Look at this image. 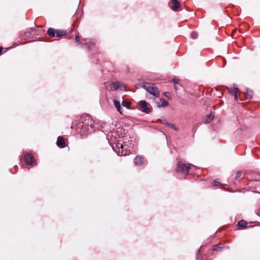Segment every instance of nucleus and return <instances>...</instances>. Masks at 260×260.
Returning <instances> with one entry per match:
<instances>
[{
	"mask_svg": "<svg viewBox=\"0 0 260 260\" xmlns=\"http://www.w3.org/2000/svg\"><path fill=\"white\" fill-rule=\"evenodd\" d=\"M178 79H173V82L174 83V89L176 90H177L179 89H180V85L178 83Z\"/></svg>",
	"mask_w": 260,
	"mask_h": 260,
	"instance_id": "nucleus-17",
	"label": "nucleus"
},
{
	"mask_svg": "<svg viewBox=\"0 0 260 260\" xmlns=\"http://www.w3.org/2000/svg\"><path fill=\"white\" fill-rule=\"evenodd\" d=\"M25 162L27 165H31L34 161V158L32 155L28 153H25L24 156Z\"/></svg>",
	"mask_w": 260,
	"mask_h": 260,
	"instance_id": "nucleus-7",
	"label": "nucleus"
},
{
	"mask_svg": "<svg viewBox=\"0 0 260 260\" xmlns=\"http://www.w3.org/2000/svg\"><path fill=\"white\" fill-rule=\"evenodd\" d=\"M190 37L192 39H197L198 37V34L196 31H192L191 32L190 34Z\"/></svg>",
	"mask_w": 260,
	"mask_h": 260,
	"instance_id": "nucleus-22",
	"label": "nucleus"
},
{
	"mask_svg": "<svg viewBox=\"0 0 260 260\" xmlns=\"http://www.w3.org/2000/svg\"><path fill=\"white\" fill-rule=\"evenodd\" d=\"M199 252L200 251H198L197 252V259H198V256H199Z\"/></svg>",
	"mask_w": 260,
	"mask_h": 260,
	"instance_id": "nucleus-29",
	"label": "nucleus"
},
{
	"mask_svg": "<svg viewBox=\"0 0 260 260\" xmlns=\"http://www.w3.org/2000/svg\"><path fill=\"white\" fill-rule=\"evenodd\" d=\"M121 105L124 107H126V108H128L129 103L125 101H123L121 103Z\"/></svg>",
	"mask_w": 260,
	"mask_h": 260,
	"instance_id": "nucleus-21",
	"label": "nucleus"
},
{
	"mask_svg": "<svg viewBox=\"0 0 260 260\" xmlns=\"http://www.w3.org/2000/svg\"><path fill=\"white\" fill-rule=\"evenodd\" d=\"M171 3H172V4L173 5L172 7H171V9L174 11H177V9L180 6V4L177 1V0H171Z\"/></svg>",
	"mask_w": 260,
	"mask_h": 260,
	"instance_id": "nucleus-12",
	"label": "nucleus"
},
{
	"mask_svg": "<svg viewBox=\"0 0 260 260\" xmlns=\"http://www.w3.org/2000/svg\"><path fill=\"white\" fill-rule=\"evenodd\" d=\"M241 175H242V173L241 171L237 172L236 174L235 178L237 179V178L240 177L241 176Z\"/></svg>",
	"mask_w": 260,
	"mask_h": 260,
	"instance_id": "nucleus-23",
	"label": "nucleus"
},
{
	"mask_svg": "<svg viewBox=\"0 0 260 260\" xmlns=\"http://www.w3.org/2000/svg\"><path fill=\"white\" fill-rule=\"evenodd\" d=\"M124 88V84L120 82L116 81L110 85V89L112 91L116 90L118 89L122 90Z\"/></svg>",
	"mask_w": 260,
	"mask_h": 260,
	"instance_id": "nucleus-5",
	"label": "nucleus"
},
{
	"mask_svg": "<svg viewBox=\"0 0 260 260\" xmlns=\"http://www.w3.org/2000/svg\"><path fill=\"white\" fill-rule=\"evenodd\" d=\"M67 34V31L63 30H56L55 36L57 37H61L65 36Z\"/></svg>",
	"mask_w": 260,
	"mask_h": 260,
	"instance_id": "nucleus-14",
	"label": "nucleus"
},
{
	"mask_svg": "<svg viewBox=\"0 0 260 260\" xmlns=\"http://www.w3.org/2000/svg\"><path fill=\"white\" fill-rule=\"evenodd\" d=\"M218 248V245H214L213 248V250H217V248Z\"/></svg>",
	"mask_w": 260,
	"mask_h": 260,
	"instance_id": "nucleus-26",
	"label": "nucleus"
},
{
	"mask_svg": "<svg viewBox=\"0 0 260 260\" xmlns=\"http://www.w3.org/2000/svg\"><path fill=\"white\" fill-rule=\"evenodd\" d=\"M165 94L167 98H169L168 95H170V93L169 92H166Z\"/></svg>",
	"mask_w": 260,
	"mask_h": 260,
	"instance_id": "nucleus-28",
	"label": "nucleus"
},
{
	"mask_svg": "<svg viewBox=\"0 0 260 260\" xmlns=\"http://www.w3.org/2000/svg\"><path fill=\"white\" fill-rule=\"evenodd\" d=\"M245 95L247 99H251L253 96V92L251 90L246 89Z\"/></svg>",
	"mask_w": 260,
	"mask_h": 260,
	"instance_id": "nucleus-18",
	"label": "nucleus"
},
{
	"mask_svg": "<svg viewBox=\"0 0 260 260\" xmlns=\"http://www.w3.org/2000/svg\"><path fill=\"white\" fill-rule=\"evenodd\" d=\"M56 145L59 148H64L65 147V142L62 137H58L56 142Z\"/></svg>",
	"mask_w": 260,
	"mask_h": 260,
	"instance_id": "nucleus-9",
	"label": "nucleus"
},
{
	"mask_svg": "<svg viewBox=\"0 0 260 260\" xmlns=\"http://www.w3.org/2000/svg\"><path fill=\"white\" fill-rule=\"evenodd\" d=\"M143 158L141 156H137L135 158V164L137 166H140L142 164Z\"/></svg>",
	"mask_w": 260,
	"mask_h": 260,
	"instance_id": "nucleus-13",
	"label": "nucleus"
},
{
	"mask_svg": "<svg viewBox=\"0 0 260 260\" xmlns=\"http://www.w3.org/2000/svg\"><path fill=\"white\" fill-rule=\"evenodd\" d=\"M234 98H235V100H238V94H237V93H235L234 94Z\"/></svg>",
	"mask_w": 260,
	"mask_h": 260,
	"instance_id": "nucleus-27",
	"label": "nucleus"
},
{
	"mask_svg": "<svg viewBox=\"0 0 260 260\" xmlns=\"http://www.w3.org/2000/svg\"><path fill=\"white\" fill-rule=\"evenodd\" d=\"M2 48H0V54L2 53Z\"/></svg>",
	"mask_w": 260,
	"mask_h": 260,
	"instance_id": "nucleus-30",
	"label": "nucleus"
},
{
	"mask_svg": "<svg viewBox=\"0 0 260 260\" xmlns=\"http://www.w3.org/2000/svg\"><path fill=\"white\" fill-rule=\"evenodd\" d=\"M214 115L213 113H210L209 115H206L203 119V122L204 123H209L213 118Z\"/></svg>",
	"mask_w": 260,
	"mask_h": 260,
	"instance_id": "nucleus-10",
	"label": "nucleus"
},
{
	"mask_svg": "<svg viewBox=\"0 0 260 260\" xmlns=\"http://www.w3.org/2000/svg\"><path fill=\"white\" fill-rule=\"evenodd\" d=\"M259 215L260 216V213L259 214Z\"/></svg>",
	"mask_w": 260,
	"mask_h": 260,
	"instance_id": "nucleus-31",
	"label": "nucleus"
},
{
	"mask_svg": "<svg viewBox=\"0 0 260 260\" xmlns=\"http://www.w3.org/2000/svg\"><path fill=\"white\" fill-rule=\"evenodd\" d=\"M219 185H220L221 184L219 182H217L216 181H214V186H218Z\"/></svg>",
	"mask_w": 260,
	"mask_h": 260,
	"instance_id": "nucleus-24",
	"label": "nucleus"
},
{
	"mask_svg": "<svg viewBox=\"0 0 260 260\" xmlns=\"http://www.w3.org/2000/svg\"><path fill=\"white\" fill-rule=\"evenodd\" d=\"M109 142L112 146L113 149L117 152L118 155L125 156L128 154L131 150V143H129V141L127 142L125 141L124 144L120 143L119 140H115L113 141L111 138V140L109 141ZM133 148H132V149Z\"/></svg>",
	"mask_w": 260,
	"mask_h": 260,
	"instance_id": "nucleus-2",
	"label": "nucleus"
},
{
	"mask_svg": "<svg viewBox=\"0 0 260 260\" xmlns=\"http://www.w3.org/2000/svg\"><path fill=\"white\" fill-rule=\"evenodd\" d=\"M143 87L151 94L155 97L159 95V92L157 87L155 84L151 83H144L142 85Z\"/></svg>",
	"mask_w": 260,
	"mask_h": 260,
	"instance_id": "nucleus-3",
	"label": "nucleus"
},
{
	"mask_svg": "<svg viewBox=\"0 0 260 260\" xmlns=\"http://www.w3.org/2000/svg\"><path fill=\"white\" fill-rule=\"evenodd\" d=\"M160 102L161 103L160 104H159V103L157 104V106L158 107H166L169 104V103L168 101H167L166 100L162 99H161L160 100Z\"/></svg>",
	"mask_w": 260,
	"mask_h": 260,
	"instance_id": "nucleus-15",
	"label": "nucleus"
},
{
	"mask_svg": "<svg viewBox=\"0 0 260 260\" xmlns=\"http://www.w3.org/2000/svg\"><path fill=\"white\" fill-rule=\"evenodd\" d=\"M75 40H76V42L78 44H82V45H84L85 46H87V48L88 50H90V45H92L93 44H94V42H90V43L89 44V45H88V43L87 42H85L84 43L80 42V40H79V37L78 35H76L75 36Z\"/></svg>",
	"mask_w": 260,
	"mask_h": 260,
	"instance_id": "nucleus-8",
	"label": "nucleus"
},
{
	"mask_svg": "<svg viewBox=\"0 0 260 260\" xmlns=\"http://www.w3.org/2000/svg\"><path fill=\"white\" fill-rule=\"evenodd\" d=\"M191 167H193L192 164H185L182 161H179L177 166V172L182 174L184 175H187L189 172V169Z\"/></svg>",
	"mask_w": 260,
	"mask_h": 260,
	"instance_id": "nucleus-4",
	"label": "nucleus"
},
{
	"mask_svg": "<svg viewBox=\"0 0 260 260\" xmlns=\"http://www.w3.org/2000/svg\"><path fill=\"white\" fill-rule=\"evenodd\" d=\"M113 103H114V106L116 107V108L117 109V111L120 114H123V111H122V108L121 107L120 102L119 101L116 100H113Z\"/></svg>",
	"mask_w": 260,
	"mask_h": 260,
	"instance_id": "nucleus-11",
	"label": "nucleus"
},
{
	"mask_svg": "<svg viewBox=\"0 0 260 260\" xmlns=\"http://www.w3.org/2000/svg\"><path fill=\"white\" fill-rule=\"evenodd\" d=\"M238 225L240 227L245 228L247 225V223L244 220H241L238 222Z\"/></svg>",
	"mask_w": 260,
	"mask_h": 260,
	"instance_id": "nucleus-20",
	"label": "nucleus"
},
{
	"mask_svg": "<svg viewBox=\"0 0 260 260\" xmlns=\"http://www.w3.org/2000/svg\"><path fill=\"white\" fill-rule=\"evenodd\" d=\"M163 123L165 125H167L168 126H169L170 127H171V128H172L176 130V131H178V128L177 127H176L175 125H174L173 124L169 123L167 121H166L165 120L164 121Z\"/></svg>",
	"mask_w": 260,
	"mask_h": 260,
	"instance_id": "nucleus-19",
	"label": "nucleus"
},
{
	"mask_svg": "<svg viewBox=\"0 0 260 260\" xmlns=\"http://www.w3.org/2000/svg\"><path fill=\"white\" fill-rule=\"evenodd\" d=\"M237 91H238V88H237V87H234L233 90V93H234V94L235 93H237Z\"/></svg>",
	"mask_w": 260,
	"mask_h": 260,
	"instance_id": "nucleus-25",
	"label": "nucleus"
},
{
	"mask_svg": "<svg viewBox=\"0 0 260 260\" xmlns=\"http://www.w3.org/2000/svg\"><path fill=\"white\" fill-rule=\"evenodd\" d=\"M94 122L88 115L81 116L79 122L76 125V130L81 136L86 135L94 131Z\"/></svg>",
	"mask_w": 260,
	"mask_h": 260,
	"instance_id": "nucleus-1",
	"label": "nucleus"
},
{
	"mask_svg": "<svg viewBox=\"0 0 260 260\" xmlns=\"http://www.w3.org/2000/svg\"><path fill=\"white\" fill-rule=\"evenodd\" d=\"M56 30L53 28H49L47 30V34L51 37H55Z\"/></svg>",
	"mask_w": 260,
	"mask_h": 260,
	"instance_id": "nucleus-16",
	"label": "nucleus"
},
{
	"mask_svg": "<svg viewBox=\"0 0 260 260\" xmlns=\"http://www.w3.org/2000/svg\"><path fill=\"white\" fill-rule=\"evenodd\" d=\"M139 106L141 108L142 111L146 113H149L151 111L150 108L147 107V104L146 101H141L139 102Z\"/></svg>",
	"mask_w": 260,
	"mask_h": 260,
	"instance_id": "nucleus-6",
	"label": "nucleus"
}]
</instances>
